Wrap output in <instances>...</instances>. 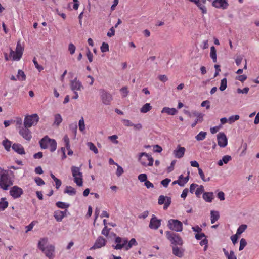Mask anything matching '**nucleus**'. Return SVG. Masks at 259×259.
<instances>
[{
  "mask_svg": "<svg viewBox=\"0 0 259 259\" xmlns=\"http://www.w3.org/2000/svg\"><path fill=\"white\" fill-rule=\"evenodd\" d=\"M13 184V180L6 170H2L0 172V188L4 190H7Z\"/></svg>",
  "mask_w": 259,
  "mask_h": 259,
  "instance_id": "obj_1",
  "label": "nucleus"
},
{
  "mask_svg": "<svg viewBox=\"0 0 259 259\" xmlns=\"http://www.w3.org/2000/svg\"><path fill=\"white\" fill-rule=\"evenodd\" d=\"M39 144L42 149L50 148L51 152H54L57 148V142L54 139H50L48 136H45L40 141Z\"/></svg>",
  "mask_w": 259,
  "mask_h": 259,
  "instance_id": "obj_2",
  "label": "nucleus"
},
{
  "mask_svg": "<svg viewBox=\"0 0 259 259\" xmlns=\"http://www.w3.org/2000/svg\"><path fill=\"white\" fill-rule=\"evenodd\" d=\"M138 161L144 166H151L153 164L154 160L150 155L145 152L139 153Z\"/></svg>",
  "mask_w": 259,
  "mask_h": 259,
  "instance_id": "obj_3",
  "label": "nucleus"
},
{
  "mask_svg": "<svg viewBox=\"0 0 259 259\" xmlns=\"http://www.w3.org/2000/svg\"><path fill=\"white\" fill-rule=\"evenodd\" d=\"M165 233L167 239L169 240L172 244L175 245L174 246L177 245L181 246L183 245V240L179 235L168 231H166Z\"/></svg>",
  "mask_w": 259,
  "mask_h": 259,
  "instance_id": "obj_4",
  "label": "nucleus"
},
{
  "mask_svg": "<svg viewBox=\"0 0 259 259\" xmlns=\"http://www.w3.org/2000/svg\"><path fill=\"white\" fill-rule=\"evenodd\" d=\"M72 176L74 178V182L78 186H82L83 184L82 182V174L80 172V168L72 166L71 167Z\"/></svg>",
  "mask_w": 259,
  "mask_h": 259,
  "instance_id": "obj_5",
  "label": "nucleus"
},
{
  "mask_svg": "<svg viewBox=\"0 0 259 259\" xmlns=\"http://www.w3.org/2000/svg\"><path fill=\"white\" fill-rule=\"evenodd\" d=\"M39 118L37 114H33L31 115H27L24 120V126L26 127H31L35 126L39 121Z\"/></svg>",
  "mask_w": 259,
  "mask_h": 259,
  "instance_id": "obj_6",
  "label": "nucleus"
},
{
  "mask_svg": "<svg viewBox=\"0 0 259 259\" xmlns=\"http://www.w3.org/2000/svg\"><path fill=\"white\" fill-rule=\"evenodd\" d=\"M23 51L24 48L21 46L20 42L18 41L17 44L16 51H14L11 50L10 56L13 58V60L18 61L21 58Z\"/></svg>",
  "mask_w": 259,
  "mask_h": 259,
  "instance_id": "obj_7",
  "label": "nucleus"
},
{
  "mask_svg": "<svg viewBox=\"0 0 259 259\" xmlns=\"http://www.w3.org/2000/svg\"><path fill=\"white\" fill-rule=\"evenodd\" d=\"M168 227L176 232H181L183 230V224L181 222L176 219H170L168 221Z\"/></svg>",
  "mask_w": 259,
  "mask_h": 259,
  "instance_id": "obj_8",
  "label": "nucleus"
},
{
  "mask_svg": "<svg viewBox=\"0 0 259 259\" xmlns=\"http://www.w3.org/2000/svg\"><path fill=\"white\" fill-rule=\"evenodd\" d=\"M100 95L101 101L104 104L106 105L110 104L113 100V97L110 93L107 92L104 89H101L100 90Z\"/></svg>",
  "mask_w": 259,
  "mask_h": 259,
  "instance_id": "obj_9",
  "label": "nucleus"
},
{
  "mask_svg": "<svg viewBox=\"0 0 259 259\" xmlns=\"http://www.w3.org/2000/svg\"><path fill=\"white\" fill-rule=\"evenodd\" d=\"M115 242L117 244L115 246L113 245V247L116 250H120L126 246L128 243V239L126 238H121L116 237L115 239Z\"/></svg>",
  "mask_w": 259,
  "mask_h": 259,
  "instance_id": "obj_10",
  "label": "nucleus"
},
{
  "mask_svg": "<svg viewBox=\"0 0 259 259\" xmlns=\"http://www.w3.org/2000/svg\"><path fill=\"white\" fill-rule=\"evenodd\" d=\"M70 89L73 92L81 91L84 89L81 82L75 77L70 81Z\"/></svg>",
  "mask_w": 259,
  "mask_h": 259,
  "instance_id": "obj_11",
  "label": "nucleus"
},
{
  "mask_svg": "<svg viewBox=\"0 0 259 259\" xmlns=\"http://www.w3.org/2000/svg\"><path fill=\"white\" fill-rule=\"evenodd\" d=\"M19 134L26 140L30 141L32 139L31 132L29 129V127H26L25 126L20 127L19 130Z\"/></svg>",
  "mask_w": 259,
  "mask_h": 259,
  "instance_id": "obj_12",
  "label": "nucleus"
},
{
  "mask_svg": "<svg viewBox=\"0 0 259 259\" xmlns=\"http://www.w3.org/2000/svg\"><path fill=\"white\" fill-rule=\"evenodd\" d=\"M23 190L17 186L12 187L10 190V194L14 199L19 198L23 194Z\"/></svg>",
  "mask_w": 259,
  "mask_h": 259,
  "instance_id": "obj_13",
  "label": "nucleus"
},
{
  "mask_svg": "<svg viewBox=\"0 0 259 259\" xmlns=\"http://www.w3.org/2000/svg\"><path fill=\"white\" fill-rule=\"evenodd\" d=\"M218 145L221 147H225L228 144V140L226 135L224 133H219L217 135Z\"/></svg>",
  "mask_w": 259,
  "mask_h": 259,
  "instance_id": "obj_14",
  "label": "nucleus"
},
{
  "mask_svg": "<svg viewBox=\"0 0 259 259\" xmlns=\"http://www.w3.org/2000/svg\"><path fill=\"white\" fill-rule=\"evenodd\" d=\"M107 241L103 237L100 236L96 240L94 245L91 249H95L100 248L106 245Z\"/></svg>",
  "mask_w": 259,
  "mask_h": 259,
  "instance_id": "obj_15",
  "label": "nucleus"
},
{
  "mask_svg": "<svg viewBox=\"0 0 259 259\" xmlns=\"http://www.w3.org/2000/svg\"><path fill=\"white\" fill-rule=\"evenodd\" d=\"M161 225V220L157 219V218L153 215L150 221L149 227L152 229H157Z\"/></svg>",
  "mask_w": 259,
  "mask_h": 259,
  "instance_id": "obj_16",
  "label": "nucleus"
},
{
  "mask_svg": "<svg viewBox=\"0 0 259 259\" xmlns=\"http://www.w3.org/2000/svg\"><path fill=\"white\" fill-rule=\"evenodd\" d=\"M192 116H195L197 118L195 122L193 123L191 125V126L192 127H194L196 126L197 123L202 122L203 121V117L204 116V114L194 111L192 112Z\"/></svg>",
  "mask_w": 259,
  "mask_h": 259,
  "instance_id": "obj_17",
  "label": "nucleus"
},
{
  "mask_svg": "<svg viewBox=\"0 0 259 259\" xmlns=\"http://www.w3.org/2000/svg\"><path fill=\"white\" fill-rule=\"evenodd\" d=\"M55 247L54 246L50 245L46 247L41 251L45 254V255L49 258H51L54 252Z\"/></svg>",
  "mask_w": 259,
  "mask_h": 259,
  "instance_id": "obj_18",
  "label": "nucleus"
},
{
  "mask_svg": "<svg viewBox=\"0 0 259 259\" xmlns=\"http://www.w3.org/2000/svg\"><path fill=\"white\" fill-rule=\"evenodd\" d=\"M213 6L218 8L226 9L228 6L226 0H214L213 2Z\"/></svg>",
  "mask_w": 259,
  "mask_h": 259,
  "instance_id": "obj_19",
  "label": "nucleus"
},
{
  "mask_svg": "<svg viewBox=\"0 0 259 259\" xmlns=\"http://www.w3.org/2000/svg\"><path fill=\"white\" fill-rule=\"evenodd\" d=\"M184 251L185 250L182 248L177 246L172 247V254L179 258H182L184 256Z\"/></svg>",
  "mask_w": 259,
  "mask_h": 259,
  "instance_id": "obj_20",
  "label": "nucleus"
},
{
  "mask_svg": "<svg viewBox=\"0 0 259 259\" xmlns=\"http://www.w3.org/2000/svg\"><path fill=\"white\" fill-rule=\"evenodd\" d=\"M12 149L17 153L23 155L25 154V152L23 146L18 143H15L12 146Z\"/></svg>",
  "mask_w": 259,
  "mask_h": 259,
  "instance_id": "obj_21",
  "label": "nucleus"
},
{
  "mask_svg": "<svg viewBox=\"0 0 259 259\" xmlns=\"http://www.w3.org/2000/svg\"><path fill=\"white\" fill-rule=\"evenodd\" d=\"M185 150L184 147L178 146L177 149L174 151V154L176 158H181L184 156Z\"/></svg>",
  "mask_w": 259,
  "mask_h": 259,
  "instance_id": "obj_22",
  "label": "nucleus"
},
{
  "mask_svg": "<svg viewBox=\"0 0 259 259\" xmlns=\"http://www.w3.org/2000/svg\"><path fill=\"white\" fill-rule=\"evenodd\" d=\"M66 210L65 211L60 210L56 211L54 212V217L58 222H60L66 215Z\"/></svg>",
  "mask_w": 259,
  "mask_h": 259,
  "instance_id": "obj_23",
  "label": "nucleus"
},
{
  "mask_svg": "<svg viewBox=\"0 0 259 259\" xmlns=\"http://www.w3.org/2000/svg\"><path fill=\"white\" fill-rule=\"evenodd\" d=\"M203 198L207 202H211L214 199L213 192H204L203 194Z\"/></svg>",
  "mask_w": 259,
  "mask_h": 259,
  "instance_id": "obj_24",
  "label": "nucleus"
},
{
  "mask_svg": "<svg viewBox=\"0 0 259 259\" xmlns=\"http://www.w3.org/2000/svg\"><path fill=\"white\" fill-rule=\"evenodd\" d=\"M177 112L178 111L176 110V109L174 108H170L167 107H164L161 111V113H165L168 115H174L176 114Z\"/></svg>",
  "mask_w": 259,
  "mask_h": 259,
  "instance_id": "obj_25",
  "label": "nucleus"
},
{
  "mask_svg": "<svg viewBox=\"0 0 259 259\" xmlns=\"http://www.w3.org/2000/svg\"><path fill=\"white\" fill-rule=\"evenodd\" d=\"M211 223L214 224L220 217L219 213L218 211L211 210L210 212Z\"/></svg>",
  "mask_w": 259,
  "mask_h": 259,
  "instance_id": "obj_26",
  "label": "nucleus"
},
{
  "mask_svg": "<svg viewBox=\"0 0 259 259\" xmlns=\"http://www.w3.org/2000/svg\"><path fill=\"white\" fill-rule=\"evenodd\" d=\"M189 171L188 172V176L186 177V178L184 179L183 181H181L180 180H178L176 181H175L172 182V184L173 185L178 184L180 186H184L185 184L189 180Z\"/></svg>",
  "mask_w": 259,
  "mask_h": 259,
  "instance_id": "obj_27",
  "label": "nucleus"
},
{
  "mask_svg": "<svg viewBox=\"0 0 259 259\" xmlns=\"http://www.w3.org/2000/svg\"><path fill=\"white\" fill-rule=\"evenodd\" d=\"M217 51L215 47L212 46L210 48V57L212 59L213 62L215 63L217 61Z\"/></svg>",
  "mask_w": 259,
  "mask_h": 259,
  "instance_id": "obj_28",
  "label": "nucleus"
},
{
  "mask_svg": "<svg viewBox=\"0 0 259 259\" xmlns=\"http://www.w3.org/2000/svg\"><path fill=\"white\" fill-rule=\"evenodd\" d=\"M48 239L47 238H41L38 243V248L42 250L45 248V246L47 244Z\"/></svg>",
  "mask_w": 259,
  "mask_h": 259,
  "instance_id": "obj_29",
  "label": "nucleus"
},
{
  "mask_svg": "<svg viewBox=\"0 0 259 259\" xmlns=\"http://www.w3.org/2000/svg\"><path fill=\"white\" fill-rule=\"evenodd\" d=\"M65 193H67L70 195L73 196L75 195L76 194V190L75 189L73 188L71 186H67L66 187V188L64 190Z\"/></svg>",
  "mask_w": 259,
  "mask_h": 259,
  "instance_id": "obj_30",
  "label": "nucleus"
},
{
  "mask_svg": "<svg viewBox=\"0 0 259 259\" xmlns=\"http://www.w3.org/2000/svg\"><path fill=\"white\" fill-rule=\"evenodd\" d=\"M62 121V118L60 114L54 115V124L58 126Z\"/></svg>",
  "mask_w": 259,
  "mask_h": 259,
  "instance_id": "obj_31",
  "label": "nucleus"
},
{
  "mask_svg": "<svg viewBox=\"0 0 259 259\" xmlns=\"http://www.w3.org/2000/svg\"><path fill=\"white\" fill-rule=\"evenodd\" d=\"M152 109V106L149 103H146L144 104L142 108L140 109V112L141 113H147Z\"/></svg>",
  "mask_w": 259,
  "mask_h": 259,
  "instance_id": "obj_32",
  "label": "nucleus"
},
{
  "mask_svg": "<svg viewBox=\"0 0 259 259\" xmlns=\"http://www.w3.org/2000/svg\"><path fill=\"white\" fill-rule=\"evenodd\" d=\"M137 245V243L136 240L134 238H132L131 240L127 243L125 246V250H128L130 248H131L133 246H136Z\"/></svg>",
  "mask_w": 259,
  "mask_h": 259,
  "instance_id": "obj_33",
  "label": "nucleus"
},
{
  "mask_svg": "<svg viewBox=\"0 0 259 259\" xmlns=\"http://www.w3.org/2000/svg\"><path fill=\"white\" fill-rule=\"evenodd\" d=\"M5 198H2L0 201V211L4 210L8 206V202L6 201Z\"/></svg>",
  "mask_w": 259,
  "mask_h": 259,
  "instance_id": "obj_34",
  "label": "nucleus"
},
{
  "mask_svg": "<svg viewBox=\"0 0 259 259\" xmlns=\"http://www.w3.org/2000/svg\"><path fill=\"white\" fill-rule=\"evenodd\" d=\"M12 143L8 139H6L3 141V145L7 151H10Z\"/></svg>",
  "mask_w": 259,
  "mask_h": 259,
  "instance_id": "obj_35",
  "label": "nucleus"
},
{
  "mask_svg": "<svg viewBox=\"0 0 259 259\" xmlns=\"http://www.w3.org/2000/svg\"><path fill=\"white\" fill-rule=\"evenodd\" d=\"M206 132L201 131L195 136V138L197 141H202L206 138Z\"/></svg>",
  "mask_w": 259,
  "mask_h": 259,
  "instance_id": "obj_36",
  "label": "nucleus"
},
{
  "mask_svg": "<svg viewBox=\"0 0 259 259\" xmlns=\"http://www.w3.org/2000/svg\"><path fill=\"white\" fill-rule=\"evenodd\" d=\"M56 205L58 208L61 209H66L70 206L69 204L61 201L57 202Z\"/></svg>",
  "mask_w": 259,
  "mask_h": 259,
  "instance_id": "obj_37",
  "label": "nucleus"
},
{
  "mask_svg": "<svg viewBox=\"0 0 259 259\" xmlns=\"http://www.w3.org/2000/svg\"><path fill=\"white\" fill-rule=\"evenodd\" d=\"M78 127H79V130L81 132L83 133L84 132V130H85V124H84V119H83V117H81L80 119L79 120Z\"/></svg>",
  "mask_w": 259,
  "mask_h": 259,
  "instance_id": "obj_38",
  "label": "nucleus"
},
{
  "mask_svg": "<svg viewBox=\"0 0 259 259\" xmlns=\"http://www.w3.org/2000/svg\"><path fill=\"white\" fill-rule=\"evenodd\" d=\"M87 146L89 148L90 150L93 151L95 154H97L98 153V149L93 143H87Z\"/></svg>",
  "mask_w": 259,
  "mask_h": 259,
  "instance_id": "obj_39",
  "label": "nucleus"
},
{
  "mask_svg": "<svg viewBox=\"0 0 259 259\" xmlns=\"http://www.w3.org/2000/svg\"><path fill=\"white\" fill-rule=\"evenodd\" d=\"M204 193V188L202 185L199 186L196 189L195 191V195L197 197H200V195L202 193Z\"/></svg>",
  "mask_w": 259,
  "mask_h": 259,
  "instance_id": "obj_40",
  "label": "nucleus"
},
{
  "mask_svg": "<svg viewBox=\"0 0 259 259\" xmlns=\"http://www.w3.org/2000/svg\"><path fill=\"white\" fill-rule=\"evenodd\" d=\"M227 88V79L226 78L221 80L219 89L221 91H224Z\"/></svg>",
  "mask_w": 259,
  "mask_h": 259,
  "instance_id": "obj_41",
  "label": "nucleus"
},
{
  "mask_svg": "<svg viewBox=\"0 0 259 259\" xmlns=\"http://www.w3.org/2000/svg\"><path fill=\"white\" fill-rule=\"evenodd\" d=\"M17 77L20 80H25L26 79V75L24 72L21 70H18Z\"/></svg>",
  "mask_w": 259,
  "mask_h": 259,
  "instance_id": "obj_42",
  "label": "nucleus"
},
{
  "mask_svg": "<svg viewBox=\"0 0 259 259\" xmlns=\"http://www.w3.org/2000/svg\"><path fill=\"white\" fill-rule=\"evenodd\" d=\"M247 228V225H242L239 227L237 230V235H240L243 232L245 231V230Z\"/></svg>",
  "mask_w": 259,
  "mask_h": 259,
  "instance_id": "obj_43",
  "label": "nucleus"
},
{
  "mask_svg": "<svg viewBox=\"0 0 259 259\" xmlns=\"http://www.w3.org/2000/svg\"><path fill=\"white\" fill-rule=\"evenodd\" d=\"M198 173H199V175H200L201 178L202 179V180L204 181V182H208L210 181V179L209 177L207 178V179H206L205 178V176H204V174L202 170V169L199 168H198Z\"/></svg>",
  "mask_w": 259,
  "mask_h": 259,
  "instance_id": "obj_44",
  "label": "nucleus"
},
{
  "mask_svg": "<svg viewBox=\"0 0 259 259\" xmlns=\"http://www.w3.org/2000/svg\"><path fill=\"white\" fill-rule=\"evenodd\" d=\"M247 244V242L245 239L242 238L240 241V246L239 250L240 251L243 250L244 248L246 246Z\"/></svg>",
  "mask_w": 259,
  "mask_h": 259,
  "instance_id": "obj_45",
  "label": "nucleus"
},
{
  "mask_svg": "<svg viewBox=\"0 0 259 259\" xmlns=\"http://www.w3.org/2000/svg\"><path fill=\"white\" fill-rule=\"evenodd\" d=\"M138 179L141 182H145L147 181V176L145 174H141L138 176Z\"/></svg>",
  "mask_w": 259,
  "mask_h": 259,
  "instance_id": "obj_46",
  "label": "nucleus"
},
{
  "mask_svg": "<svg viewBox=\"0 0 259 259\" xmlns=\"http://www.w3.org/2000/svg\"><path fill=\"white\" fill-rule=\"evenodd\" d=\"M195 4H196L197 5V6L202 10L203 13H206V8L201 3V2L200 0H198V3L196 2Z\"/></svg>",
  "mask_w": 259,
  "mask_h": 259,
  "instance_id": "obj_47",
  "label": "nucleus"
},
{
  "mask_svg": "<svg viewBox=\"0 0 259 259\" xmlns=\"http://www.w3.org/2000/svg\"><path fill=\"white\" fill-rule=\"evenodd\" d=\"M102 52H106L109 51V45L107 43L103 42L101 47Z\"/></svg>",
  "mask_w": 259,
  "mask_h": 259,
  "instance_id": "obj_48",
  "label": "nucleus"
},
{
  "mask_svg": "<svg viewBox=\"0 0 259 259\" xmlns=\"http://www.w3.org/2000/svg\"><path fill=\"white\" fill-rule=\"evenodd\" d=\"M239 119V116L238 115H233L230 116L228 119V122L230 123L234 122L235 121L238 120Z\"/></svg>",
  "mask_w": 259,
  "mask_h": 259,
  "instance_id": "obj_49",
  "label": "nucleus"
},
{
  "mask_svg": "<svg viewBox=\"0 0 259 259\" xmlns=\"http://www.w3.org/2000/svg\"><path fill=\"white\" fill-rule=\"evenodd\" d=\"M63 141L65 144V147L67 149H69L70 147L69 139L67 135H65L63 137Z\"/></svg>",
  "mask_w": 259,
  "mask_h": 259,
  "instance_id": "obj_50",
  "label": "nucleus"
},
{
  "mask_svg": "<svg viewBox=\"0 0 259 259\" xmlns=\"http://www.w3.org/2000/svg\"><path fill=\"white\" fill-rule=\"evenodd\" d=\"M33 62L34 64L35 67L38 69V70L39 71H41V70H42L44 69L43 67L38 64L37 61H36V59L35 57H34V59H33Z\"/></svg>",
  "mask_w": 259,
  "mask_h": 259,
  "instance_id": "obj_51",
  "label": "nucleus"
},
{
  "mask_svg": "<svg viewBox=\"0 0 259 259\" xmlns=\"http://www.w3.org/2000/svg\"><path fill=\"white\" fill-rule=\"evenodd\" d=\"M117 168L116 172V174L118 177H120L124 172V170L123 168L118 164L117 165Z\"/></svg>",
  "mask_w": 259,
  "mask_h": 259,
  "instance_id": "obj_52",
  "label": "nucleus"
},
{
  "mask_svg": "<svg viewBox=\"0 0 259 259\" xmlns=\"http://www.w3.org/2000/svg\"><path fill=\"white\" fill-rule=\"evenodd\" d=\"M76 49L75 46L72 43H70L68 45V50L71 54H73L75 53Z\"/></svg>",
  "mask_w": 259,
  "mask_h": 259,
  "instance_id": "obj_53",
  "label": "nucleus"
},
{
  "mask_svg": "<svg viewBox=\"0 0 259 259\" xmlns=\"http://www.w3.org/2000/svg\"><path fill=\"white\" fill-rule=\"evenodd\" d=\"M77 128L76 123H71L69 125V128L74 133L75 136L76 135Z\"/></svg>",
  "mask_w": 259,
  "mask_h": 259,
  "instance_id": "obj_54",
  "label": "nucleus"
},
{
  "mask_svg": "<svg viewBox=\"0 0 259 259\" xmlns=\"http://www.w3.org/2000/svg\"><path fill=\"white\" fill-rule=\"evenodd\" d=\"M35 182L38 186H41L45 184V182L40 177H36L35 178Z\"/></svg>",
  "mask_w": 259,
  "mask_h": 259,
  "instance_id": "obj_55",
  "label": "nucleus"
},
{
  "mask_svg": "<svg viewBox=\"0 0 259 259\" xmlns=\"http://www.w3.org/2000/svg\"><path fill=\"white\" fill-rule=\"evenodd\" d=\"M166 199V196L163 195H160L159 197L158 203L159 205H162L164 203L165 200Z\"/></svg>",
  "mask_w": 259,
  "mask_h": 259,
  "instance_id": "obj_56",
  "label": "nucleus"
},
{
  "mask_svg": "<svg viewBox=\"0 0 259 259\" xmlns=\"http://www.w3.org/2000/svg\"><path fill=\"white\" fill-rule=\"evenodd\" d=\"M171 203L170 198L168 197H166V199L164 203V209H166L167 207L169 206Z\"/></svg>",
  "mask_w": 259,
  "mask_h": 259,
  "instance_id": "obj_57",
  "label": "nucleus"
},
{
  "mask_svg": "<svg viewBox=\"0 0 259 259\" xmlns=\"http://www.w3.org/2000/svg\"><path fill=\"white\" fill-rule=\"evenodd\" d=\"M170 181V179L166 178L161 181V184L164 187H167Z\"/></svg>",
  "mask_w": 259,
  "mask_h": 259,
  "instance_id": "obj_58",
  "label": "nucleus"
},
{
  "mask_svg": "<svg viewBox=\"0 0 259 259\" xmlns=\"http://www.w3.org/2000/svg\"><path fill=\"white\" fill-rule=\"evenodd\" d=\"M249 90V88L246 87V88H244L243 89H241L240 88H238L237 91V93H239V94H241V93H242V94H247Z\"/></svg>",
  "mask_w": 259,
  "mask_h": 259,
  "instance_id": "obj_59",
  "label": "nucleus"
},
{
  "mask_svg": "<svg viewBox=\"0 0 259 259\" xmlns=\"http://www.w3.org/2000/svg\"><path fill=\"white\" fill-rule=\"evenodd\" d=\"M118 137L116 135H114L108 137V139L111 141H113L114 143L117 144L118 143V141L117 140Z\"/></svg>",
  "mask_w": 259,
  "mask_h": 259,
  "instance_id": "obj_60",
  "label": "nucleus"
},
{
  "mask_svg": "<svg viewBox=\"0 0 259 259\" xmlns=\"http://www.w3.org/2000/svg\"><path fill=\"white\" fill-rule=\"evenodd\" d=\"M34 225L35 222L33 221L29 225L26 226L25 227V228L26 229V233H28L29 231H31L33 229Z\"/></svg>",
  "mask_w": 259,
  "mask_h": 259,
  "instance_id": "obj_61",
  "label": "nucleus"
},
{
  "mask_svg": "<svg viewBox=\"0 0 259 259\" xmlns=\"http://www.w3.org/2000/svg\"><path fill=\"white\" fill-rule=\"evenodd\" d=\"M107 36L111 37L115 35V29L113 27H111L107 34Z\"/></svg>",
  "mask_w": 259,
  "mask_h": 259,
  "instance_id": "obj_62",
  "label": "nucleus"
},
{
  "mask_svg": "<svg viewBox=\"0 0 259 259\" xmlns=\"http://www.w3.org/2000/svg\"><path fill=\"white\" fill-rule=\"evenodd\" d=\"M231 159V157L229 155H225L223 157L222 160L223 161V163L225 164H227L230 160Z\"/></svg>",
  "mask_w": 259,
  "mask_h": 259,
  "instance_id": "obj_63",
  "label": "nucleus"
},
{
  "mask_svg": "<svg viewBox=\"0 0 259 259\" xmlns=\"http://www.w3.org/2000/svg\"><path fill=\"white\" fill-rule=\"evenodd\" d=\"M236 79L243 82L247 79V76L245 75H239L236 77Z\"/></svg>",
  "mask_w": 259,
  "mask_h": 259,
  "instance_id": "obj_64",
  "label": "nucleus"
}]
</instances>
